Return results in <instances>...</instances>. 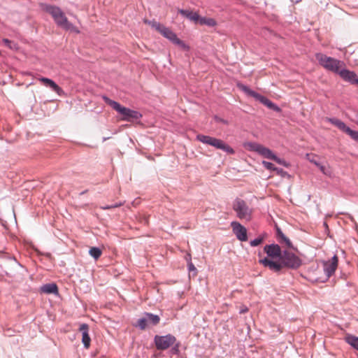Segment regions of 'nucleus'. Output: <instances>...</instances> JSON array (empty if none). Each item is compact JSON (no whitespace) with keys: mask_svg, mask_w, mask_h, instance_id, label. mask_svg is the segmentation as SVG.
I'll return each instance as SVG.
<instances>
[{"mask_svg":"<svg viewBox=\"0 0 358 358\" xmlns=\"http://www.w3.org/2000/svg\"><path fill=\"white\" fill-rule=\"evenodd\" d=\"M259 262L275 273H280L283 268L296 270L302 264L301 259L297 255L287 250H283L278 262L264 257L260 259Z\"/></svg>","mask_w":358,"mask_h":358,"instance_id":"f257e3e1","label":"nucleus"},{"mask_svg":"<svg viewBox=\"0 0 358 358\" xmlns=\"http://www.w3.org/2000/svg\"><path fill=\"white\" fill-rule=\"evenodd\" d=\"M44 10L52 17L58 27L67 31L79 32L76 27L68 20L64 13L60 8L55 6L45 5Z\"/></svg>","mask_w":358,"mask_h":358,"instance_id":"f03ea898","label":"nucleus"},{"mask_svg":"<svg viewBox=\"0 0 358 358\" xmlns=\"http://www.w3.org/2000/svg\"><path fill=\"white\" fill-rule=\"evenodd\" d=\"M244 147L249 151L256 152L264 157L273 160L278 164L285 167L289 166V164L286 161H285L283 159L279 158L270 149L263 146L259 143L255 142H248L245 143Z\"/></svg>","mask_w":358,"mask_h":358,"instance_id":"7ed1b4c3","label":"nucleus"},{"mask_svg":"<svg viewBox=\"0 0 358 358\" xmlns=\"http://www.w3.org/2000/svg\"><path fill=\"white\" fill-rule=\"evenodd\" d=\"M103 99L107 104L122 115V120L124 121L136 120L142 117V115L139 112L122 106L118 102L107 96H103Z\"/></svg>","mask_w":358,"mask_h":358,"instance_id":"20e7f679","label":"nucleus"},{"mask_svg":"<svg viewBox=\"0 0 358 358\" xmlns=\"http://www.w3.org/2000/svg\"><path fill=\"white\" fill-rule=\"evenodd\" d=\"M315 58L319 64L325 69L337 74H339L341 70L345 66V63L343 61L327 56L322 53H317Z\"/></svg>","mask_w":358,"mask_h":358,"instance_id":"39448f33","label":"nucleus"},{"mask_svg":"<svg viewBox=\"0 0 358 358\" xmlns=\"http://www.w3.org/2000/svg\"><path fill=\"white\" fill-rule=\"evenodd\" d=\"M196 139L204 144L213 146L215 148L222 150L228 154L233 155L235 152L232 148H231L221 139L203 134H198L196 136Z\"/></svg>","mask_w":358,"mask_h":358,"instance_id":"423d86ee","label":"nucleus"},{"mask_svg":"<svg viewBox=\"0 0 358 358\" xmlns=\"http://www.w3.org/2000/svg\"><path fill=\"white\" fill-rule=\"evenodd\" d=\"M238 87L241 90L244 92L247 95L253 97L255 100L259 101L264 106H267L269 109H271L276 112L280 111V108L277 105H275L274 103H273L271 101H270L266 96H262V94L256 92L254 90H252L248 86L243 85V84H238Z\"/></svg>","mask_w":358,"mask_h":358,"instance_id":"0eeeda50","label":"nucleus"},{"mask_svg":"<svg viewBox=\"0 0 358 358\" xmlns=\"http://www.w3.org/2000/svg\"><path fill=\"white\" fill-rule=\"evenodd\" d=\"M233 210L236 212V216L242 220L250 221L252 218V210L248 206L246 202L237 198L233 202Z\"/></svg>","mask_w":358,"mask_h":358,"instance_id":"6e6552de","label":"nucleus"},{"mask_svg":"<svg viewBox=\"0 0 358 358\" xmlns=\"http://www.w3.org/2000/svg\"><path fill=\"white\" fill-rule=\"evenodd\" d=\"M159 322L160 317L159 315L150 313H144L143 317L138 320L135 326L141 330H144L149 326H155L158 324Z\"/></svg>","mask_w":358,"mask_h":358,"instance_id":"1a4fd4ad","label":"nucleus"},{"mask_svg":"<svg viewBox=\"0 0 358 358\" xmlns=\"http://www.w3.org/2000/svg\"><path fill=\"white\" fill-rule=\"evenodd\" d=\"M176 338L172 334L165 336L156 335L154 338L155 345L159 350H165L175 344Z\"/></svg>","mask_w":358,"mask_h":358,"instance_id":"9d476101","label":"nucleus"},{"mask_svg":"<svg viewBox=\"0 0 358 358\" xmlns=\"http://www.w3.org/2000/svg\"><path fill=\"white\" fill-rule=\"evenodd\" d=\"M338 257L334 255L331 259L323 262V269L325 279L321 282H326L336 271L338 266Z\"/></svg>","mask_w":358,"mask_h":358,"instance_id":"9b49d317","label":"nucleus"},{"mask_svg":"<svg viewBox=\"0 0 358 358\" xmlns=\"http://www.w3.org/2000/svg\"><path fill=\"white\" fill-rule=\"evenodd\" d=\"M329 122L337 127L340 130L343 131L350 136L352 139L358 143V131L351 129L343 122L337 118H331Z\"/></svg>","mask_w":358,"mask_h":358,"instance_id":"f8f14e48","label":"nucleus"},{"mask_svg":"<svg viewBox=\"0 0 358 358\" xmlns=\"http://www.w3.org/2000/svg\"><path fill=\"white\" fill-rule=\"evenodd\" d=\"M160 34L167 39H169L170 41H171L173 43L179 45L182 49H187L188 47L186 45V44L181 41L180 38H178L177 35L169 28L164 26L162 30H160Z\"/></svg>","mask_w":358,"mask_h":358,"instance_id":"ddd939ff","label":"nucleus"},{"mask_svg":"<svg viewBox=\"0 0 358 358\" xmlns=\"http://www.w3.org/2000/svg\"><path fill=\"white\" fill-rule=\"evenodd\" d=\"M264 251L267 255L266 257L271 260L277 258L280 259L283 252L280 245L275 243L266 245L264 248Z\"/></svg>","mask_w":358,"mask_h":358,"instance_id":"4468645a","label":"nucleus"},{"mask_svg":"<svg viewBox=\"0 0 358 358\" xmlns=\"http://www.w3.org/2000/svg\"><path fill=\"white\" fill-rule=\"evenodd\" d=\"M231 227L238 240L241 241H248L247 229L245 227L236 221L231 222Z\"/></svg>","mask_w":358,"mask_h":358,"instance_id":"2eb2a0df","label":"nucleus"},{"mask_svg":"<svg viewBox=\"0 0 358 358\" xmlns=\"http://www.w3.org/2000/svg\"><path fill=\"white\" fill-rule=\"evenodd\" d=\"M338 75L343 80L352 85H358V76L354 71L343 68Z\"/></svg>","mask_w":358,"mask_h":358,"instance_id":"dca6fc26","label":"nucleus"},{"mask_svg":"<svg viewBox=\"0 0 358 358\" xmlns=\"http://www.w3.org/2000/svg\"><path fill=\"white\" fill-rule=\"evenodd\" d=\"M79 331L82 334V343L84 347L87 349L90 346L91 338L89 335V326L87 324H82L79 327Z\"/></svg>","mask_w":358,"mask_h":358,"instance_id":"f3484780","label":"nucleus"},{"mask_svg":"<svg viewBox=\"0 0 358 358\" xmlns=\"http://www.w3.org/2000/svg\"><path fill=\"white\" fill-rule=\"evenodd\" d=\"M41 292L45 294H58V287L55 283H47L41 287Z\"/></svg>","mask_w":358,"mask_h":358,"instance_id":"a211bd4d","label":"nucleus"},{"mask_svg":"<svg viewBox=\"0 0 358 358\" xmlns=\"http://www.w3.org/2000/svg\"><path fill=\"white\" fill-rule=\"evenodd\" d=\"M178 13L189 20L197 22L199 16L197 13L185 9H178Z\"/></svg>","mask_w":358,"mask_h":358,"instance_id":"6ab92c4d","label":"nucleus"},{"mask_svg":"<svg viewBox=\"0 0 358 358\" xmlns=\"http://www.w3.org/2000/svg\"><path fill=\"white\" fill-rule=\"evenodd\" d=\"M345 341L352 348L358 351V337L352 334H347L344 338Z\"/></svg>","mask_w":358,"mask_h":358,"instance_id":"aec40b11","label":"nucleus"},{"mask_svg":"<svg viewBox=\"0 0 358 358\" xmlns=\"http://www.w3.org/2000/svg\"><path fill=\"white\" fill-rule=\"evenodd\" d=\"M197 22H199L201 25H207L210 27H215L217 24L216 21L213 18L200 16H199Z\"/></svg>","mask_w":358,"mask_h":358,"instance_id":"412c9836","label":"nucleus"},{"mask_svg":"<svg viewBox=\"0 0 358 358\" xmlns=\"http://www.w3.org/2000/svg\"><path fill=\"white\" fill-rule=\"evenodd\" d=\"M143 22H144V23L151 26L152 28L156 29L159 33H160V30H162V28L164 27L163 24H160L159 22H158L155 20H150L145 19L143 20Z\"/></svg>","mask_w":358,"mask_h":358,"instance_id":"4be33fe9","label":"nucleus"},{"mask_svg":"<svg viewBox=\"0 0 358 358\" xmlns=\"http://www.w3.org/2000/svg\"><path fill=\"white\" fill-rule=\"evenodd\" d=\"M89 254L96 260L101 257L102 251L97 247H92L90 249Z\"/></svg>","mask_w":358,"mask_h":358,"instance_id":"5701e85b","label":"nucleus"},{"mask_svg":"<svg viewBox=\"0 0 358 358\" xmlns=\"http://www.w3.org/2000/svg\"><path fill=\"white\" fill-rule=\"evenodd\" d=\"M48 87L59 96L64 94V90L55 81H52Z\"/></svg>","mask_w":358,"mask_h":358,"instance_id":"b1692460","label":"nucleus"},{"mask_svg":"<svg viewBox=\"0 0 358 358\" xmlns=\"http://www.w3.org/2000/svg\"><path fill=\"white\" fill-rule=\"evenodd\" d=\"M264 238H265L264 235L260 236L257 237V238L251 241L250 242V245L252 247L258 246V245H259L260 244H262L263 243V241L264 240Z\"/></svg>","mask_w":358,"mask_h":358,"instance_id":"393cba45","label":"nucleus"},{"mask_svg":"<svg viewBox=\"0 0 358 358\" xmlns=\"http://www.w3.org/2000/svg\"><path fill=\"white\" fill-rule=\"evenodd\" d=\"M171 347L172 348L170 350L171 354L178 355L180 353L179 348L180 347V343L176 341L175 344H173Z\"/></svg>","mask_w":358,"mask_h":358,"instance_id":"a878e982","label":"nucleus"},{"mask_svg":"<svg viewBox=\"0 0 358 358\" xmlns=\"http://www.w3.org/2000/svg\"><path fill=\"white\" fill-rule=\"evenodd\" d=\"M2 42L6 47L11 50H14L17 48V44L8 38H3Z\"/></svg>","mask_w":358,"mask_h":358,"instance_id":"bb28decb","label":"nucleus"},{"mask_svg":"<svg viewBox=\"0 0 358 358\" xmlns=\"http://www.w3.org/2000/svg\"><path fill=\"white\" fill-rule=\"evenodd\" d=\"M39 81H41L45 87H48L49 85L52 83L53 81L52 79L45 78V77H41L38 78Z\"/></svg>","mask_w":358,"mask_h":358,"instance_id":"cd10ccee","label":"nucleus"},{"mask_svg":"<svg viewBox=\"0 0 358 358\" xmlns=\"http://www.w3.org/2000/svg\"><path fill=\"white\" fill-rule=\"evenodd\" d=\"M276 237L279 242L285 237V235L282 233V230L278 227H276Z\"/></svg>","mask_w":358,"mask_h":358,"instance_id":"c85d7f7f","label":"nucleus"},{"mask_svg":"<svg viewBox=\"0 0 358 358\" xmlns=\"http://www.w3.org/2000/svg\"><path fill=\"white\" fill-rule=\"evenodd\" d=\"M280 243L285 244V245L289 248H294L292 242L287 236H285V238L280 241Z\"/></svg>","mask_w":358,"mask_h":358,"instance_id":"c756f323","label":"nucleus"},{"mask_svg":"<svg viewBox=\"0 0 358 358\" xmlns=\"http://www.w3.org/2000/svg\"><path fill=\"white\" fill-rule=\"evenodd\" d=\"M262 164L268 170L274 171L275 169V165L271 162L263 161Z\"/></svg>","mask_w":358,"mask_h":358,"instance_id":"7c9ffc66","label":"nucleus"},{"mask_svg":"<svg viewBox=\"0 0 358 358\" xmlns=\"http://www.w3.org/2000/svg\"><path fill=\"white\" fill-rule=\"evenodd\" d=\"M274 171H276V173L278 174V175H280V176H284L285 174H286V171H285L282 169L281 168H278L275 166V169L274 170Z\"/></svg>","mask_w":358,"mask_h":358,"instance_id":"2f4dec72","label":"nucleus"},{"mask_svg":"<svg viewBox=\"0 0 358 358\" xmlns=\"http://www.w3.org/2000/svg\"><path fill=\"white\" fill-rule=\"evenodd\" d=\"M187 267H188L189 271H196V268L192 262H189V264H187Z\"/></svg>","mask_w":358,"mask_h":358,"instance_id":"473e14b6","label":"nucleus"},{"mask_svg":"<svg viewBox=\"0 0 358 358\" xmlns=\"http://www.w3.org/2000/svg\"><path fill=\"white\" fill-rule=\"evenodd\" d=\"M124 202H121V201L115 203L114 204H112V207H113V208L120 207V206H122L124 204Z\"/></svg>","mask_w":358,"mask_h":358,"instance_id":"72a5a7b5","label":"nucleus"},{"mask_svg":"<svg viewBox=\"0 0 358 358\" xmlns=\"http://www.w3.org/2000/svg\"><path fill=\"white\" fill-rule=\"evenodd\" d=\"M185 260L187 261V264H189V262H192V257H191V255L189 253H187L186 255H185Z\"/></svg>","mask_w":358,"mask_h":358,"instance_id":"f704fd0d","label":"nucleus"},{"mask_svg":"<svg viewBox=\"0 0 358 358\" xmlns=\"http://www.w3.org/2000/svg\"><path fill=\"white\" fill-rule=\"evenodd\" d=\"M101 208L103 210H109V209H112L113 208L112 205H106V206H101Z\"/></svg>","mask_w":358,"mask_h":358,"instance_id":"c9c22d12","label":"nucleus"},{"mask_svg":"<svg viewBox=\"0 0 358 358\" xmlns=\"http://www.w3.org/2000/svg\"><path fill=\"white\" fill-rule=\"evenodd\" d=\"M318 167L320 168V171H321L322 173H324V174H326V173H326V171H325V170H326L325 166H322V165H321V164H320Z\"/></svg>","mask_w":358,"mask_h":358,"instance_id":"e433bc0d","label":"nucleus"},{"mask_svg":"<svg viewBox=\"0 0 358 358\" xmlns=\"http://www.w3.org/2000/svg\"><path fill=\"white\" fill-rule=\"evenodd\" d=\"M110 136H108V137L105 136V137H103V141H106V140H108V139H110Z\"/></svg>","mask_w":358,"mask_h":358,"instance_id":"4c0bfd02","label":"nucleus"},{"mask_svg":"<svg viewBox=\"0 0 358 358\" xmlns=\"http://www.w3.org/2000/svg\"><path fill=\"white\" fill-rule=\"evenodd\" d=\"M311 162H313V163H314L316 166H319L320 165V163H318V162H315V161H312V160H311Z\"/></svg>","mask_w":358,"mask_h":358,"instance_id":"58836bf2","label":"nucleus"},{"mask_svg":"<svg viewBox=\"0 0 358 358\" xmlns=\"http://www.w3.org/2000/svg\"><path fill=\"white\" fill-rule=\"evenodd\" d=\"M87 192V190L86 189V190H85V191H83V192H80V195H83V194H85Z\"/></svg>","mask_w":358,"mask_h":358,"instance_id":"ea45409f","label":"nucleus"},{"mask_svg":"<svg viewBox=\"0 0 358 358\" xmlns=\"http://www.w3.org/2000/svg\"><path fill=\"white\" fill-rule=\"evenodd\" d=\"M10 258L13 259L15 262L16 264H18V262L16 261L15 257H10Z\"/></svg>","mask_w":358,"mask_h":358,"instance_id":"a19ab883","label":"nucleus"},{"mask_svg":"<svg viewBox=\"0 0 358 358\" xmlns=\"http://www.w3.org/2000/svg\"><path fill=\"white\" fill-rule=\"evenodd\" d=\"M245 311H246V309L245 310L243 309V310H241V313H245Z\"/></svg>","mask_w":358,"mask_h":358,"instance_id":"79ce46f5","label":"nucleus"},{"mask_svg":"<svg viewBox=\"0 0 358 358\" xmlns=\"http://www.w3.org/2000/svg\"><path fill=\"white\" fill-rule=\"evenodd\" d=\"M357 124H358V115H357Z\"/></svg>","mask_w":358,"mask_h":358,"instance_id":"37998d69","label":"nucleus"}]
</instances>
